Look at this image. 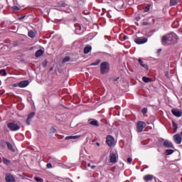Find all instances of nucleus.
I'll return each mask as SVG.
<instances>
[{
  "label": "nucleus",
  "mask_w": 182,
  "mask_h": 182,
  "mask_svg": "<svg viewBox=\"0 0 182 182\" xmlns=\"http://www.w3.org/2000/svg\"><path fill=\"white\" fill-rule=\"evenodd\" d=\"M178 42V36L174 33H171L163 36L162 43L164 45H173Z\"/></svg>",
  "instance_id": "f257e3e1"
},
{
  "label": "nucleus",
  "mask_w": 182,
  "mask_h": 182,
  "mask_svg": "<svg viewBox=\"0 0 182 182\" xmlns=\"http://www.w3.org/2000/svg\"><path fill=\"white\" fill-rule=\"evenodd\" d=\"M119 160V154L117 151H112L109 154V161L112 164H116Z\"/></svg>",
  "instance_id": "f03ea898"
},
{
  "label": "nucleus",
  "mask_w": 182,
  "mask_h": 182,
  "mask_svg": "<svg viewBox=\"0 0 182 182\" xmlns=\"http://www.w3.org/2000/svg\"><path fill=\"white\" fill-rule=\"evenodd\" d=\"M7 127H9L11 132H17V130L21 129V125L16 124V122H10L7 124Z\"/></svg>",
  "instance_id": "7ed1b4c3"
},
{
  "label": "nucleus",
  "mask_w": 182,
  "mask_h": 182,
  "mask_svg": "<svg viewBox=\"0 0 182 182\" xmlns=\"http://www.w3.org/2000/svg\"><path fill=\"white\" fill-rule=\"evenodd\" d=\"M109 63L104 62L101 63L100 70L102 75L107 73V72H109Z\"/></svg>",
  "instance_id": "20e7f679"
},
{
  "label": "nucleus",
  "mask_w": 182,
  "mask_h": 182,
  "mask_svg": "<svg viewBox=\"0 0 182 182\" xmlns=\"http://www.w3.org/2000/svg\"><path fill=\"white\" fill-rule=\"evenodd\" d=\"M144 127H146V124L144 123V122L143 121L138 122L136 124V132H138V133H141Z\"/></svg>",
  "instance_id": "39448f33"
},
{
  "label": "nucleus",
  "mask_w": 182,
  "mask_h": 182,
  "mask_svg": "<svg viewBox=\"0 0 182 182\" xmlns=\"http://www.w3.org/2000/svg\"><path fill=\"white\" fill-rule=\"evenodd\" d=\"M106 142L109 147H112V146H114V138L111 135H108L106 138Z\"/></svg>",
  "instance_id": "423d86ee"
},
{
  "label": "nucleus",
  "mask_w": 182,
  "mask_h": 182,
  "mask_svg": "<svg viewBox=\"0 0 182 182\" xmlns=\"http://www.w3.org/2000/svg\"><path fill=\"white\" fill-rule=\"evenodd\" d=\"M148 39L143 37H139L134 40V42L136 43L137 45H143V43H147Z\"/></svg>",
  "instance_id": "0eeeda50"
},
{
  "label": "nucleus",
  "mask_w": 182,
  "mask_h": 182,
  "mask_svg": "<svg viewBox=\"0 0 182 182\" xmlns=\"http://www.w3.org/2000/svg\"><path fill=\"white\" fill-rule=\"evenodd\" d=\"M173 140L176 144H181V135H180V134H176L173 136Z\"/></svg>",
  "instance_id": "6e6552de"
},
{
  "label": "nucleus",
  "mask_w": 182,
  "mask_h": 182,
  "mask_svg": "<svg viewBox=\"0 0 182 182\" xmlns=\"http://www.w3.org/2000/svg\"><path fill=\"white\" fill-rule=\"evenodd\" d=\"M6 182H15V177L11 173L6 174Z\"/></svg>",
  "instance_id": "1a4fd4ad"
},
{
  "label": "nucleus",
  "mask_w": 182,
  "mask_h": 182,
  "mask_svg": "<svg viewBox=\"0 0 182 182\" xmlns=\"http://www.w3.org/2000/svg\"><path fill=\"white\" fill-rule=\"evenodd\" d=\"M164 147H166L167 149H174V146H173V143H171L168 140H166L164 142Z\"/></svg>",
  "instance_id": "9d476101"
},
{
  "label": "nucleus",
  "mask_w": 182,
  "mask_h": 182,
  "mask_svg": "<svg viewBox=\"0 0 182 182\" xmlns=\"http://www.w3.org/2000/svg\"><path fill=\"white\" fill-rule=\"evenodd\" d=\"M171 113L173 116H176V117H181L182 116V112L178 109H172Z\"/></svg>",
  "instance_id": "9b49d317"
},
{
  "label": "nucleus",
  "mask_w": 182,
  "mask_h": 182,
  "mask_svg": "<svg viewBox=\"0 0 182 182\" xmlns=\"http://www.w3.org/2000/svg\"><path fill=\"white\" fill-rule=\"evenodd\" d=\"M29 85V81L28 80H24L22 82H20L18 84V87H26V86Z\"/></svg>",
  "instance_id": "f8f14e48"
},
{
  "label": "nucleus",
  "mask_w": 182,
  "mask_h": 182,
  "mask_svg": "<svg viewBox=\"0 0 182 182\" xmlns=\"http://www.w3.org/2000/svg\"><path fill=\"white\" fill-rule=\"evenodd\" d=\"M34 116H35V112H31L28 115V118L26 119V123H27L28 126H29V124H31V120H32V119H33Z\"/></svg>",
  "instance_id": "ddd939ff"
},
{
  "label": "nucleus",
  "mask_w": 182,
  "mask_h": 182,
  "mask_svg": "<svg viewBox=\"0 0 182 182\" xmlns=\"http://www.w3.org/2000/svg\"><path fill=\"white\" fill-rule=\"evenodd\" d=\"M138 62H139V65H141V66H142V68H144V69H146V70H149V65H147L146 64H144L143 61L141 60V58H139Z\"/></svg>",
  "instance_id": "4468645a"
},
{
  "label": "nucleus",
  "mask_w": 182,
  "mask_h": 182,
  "mask_svg": "<svg viewBox=\"0 0 182 182\" xmlns=\"http://www.w3.org/2000/svg\"><path fill=\"white\" fill-rule=\"evenodd\" d=\"M153 178H154L153 175H150V174H148L144 176V180H145V181H151Z\"/></svg>",
  "instance_id": "2eb2a0df"
},
{
  "label": "nucleus",
  "mask_w": 182,
  "mask_h": 182,
  "mask_svg": "<svg viewBox=\"0 0 182 182\" xmlns=\"http://www.w3.org/2000/svg\"><path fill=\"white\" fill-rule=\"evenodd\" d=\"M80 31H82V26H80L79 24H75V33L77 35H80Z\"/></svg>",
  "instance_id": "dca6fc26"
},
{
  "label": "nucleus",
  "mask_w": 182,
  "mask_h": 182,
  "mask_svg": "<svg viewBox=\"0 0 182 182\" xmlns=\"http://www.w3.org/2000/svg\"><path fill=\"white\" fill-rule=\"evenodd\" d=\"M89 122H90V124H91L92 126H95L96 127L99 126V123L96 119H90L89 120Z\"/></svg>",
  "instance_id": "f3484780"
},
{
  "label": "nucleus",
  "mask_w": 182,
  "mask_h": 182,
  "mask_svg": "<svg viewBox=\"0 0 182 182\" xmlns=\"http://www.w3.org/2000/svg\"><path fill=\"white\" fill-rule=\"evenodd\" d=\"M79 137H80V136L79 135H75V136H68L65 137V140H76L77 139H79Z\"/></svg>",
  "instance_id": "a211bd4d"
},
{
  "label": "nucleus",
  "mask_w": 182,
  "mask_h": 182,
  "mask_svg": "<svg viewBox=\"0 0 182 182\" xmlns=\"http://www.w3.org/2000/svg\"><path fill=\"white\" fill-rule=\"evenodd\" d=\"M43 53H44V51L42 49L38 50L36 52V58H40V56H42Z\"/></svg>",
  "instance_id": "6ab92c4d"
},
{
  "label": "nucleus",
  "mask_w": 182,
  "mask_h": 182,
  "mask_svg": "<svg viewBox=\"0 0 182 182\" xmlns=\"http://www.w3.org/2000/svg\"><path fill=\"white\" fill-rule=\"evenodd\" d=\"M6 144L9 150H11V151H13V153H14L15 149H14V146H12V144L9 142H6Z\"/></svg>",
  "instance_id": "aec40b11"
},
{
  "label": "nucleus",
  "mask_w": 182,
  "mask_h": 182,
  "mask_svg": "<svg viewBox=\"0 0 182 182\" xmlns=\"http://www.w3.org/2000/svg\"><path fill=\"white\" fill-rule=\"evenodd\" d=\"M2 161H3L4 164H6V166H9V164H11V161L7 159L5 157L2 158Z\"/></svg>",
  "instance_id": "412c9836"
},
{
  "label": "nucleus",
  "mask_w": 182,
  "mask_h": 182,
  "mask_svg": "<svg viewBox=\"0 0 182 182\" xmlns=\"http://www.w3.org/2000/svg\"><path fill=\"white\" fill-rule=\"evenodd\" d=\"M90 50H92V46H86L84 48V53H85V55H87V53H89V52H90Z\"/></svg>",
  "instance_id": "4be33fe9"
},
{
  "label": "nucleus",
  "mask_w": 182,
  "mask_h": 182,
  "mask_svg": "<svg viewBox=\"0 0 182 182\" xmlns=\"http://www.w3.org/2000/svg\"><path fill=\"white\" fill-rule=\"evenodd\" d=\"M50 163L53 164V167H56V164H58V161H58V159H56L50 158Z\"/></svg>",
  "instance_id": "5701e85b"
},
{
  "label": "nucleus",
  "mask_w": 182,
  "mask_h": 182,
  "mask_svg": "<svg viewBox=\"0 0 182 182\" xmlns=\"http://www.w3.org/2000/svg\"><path fill=\"white\" fill-rule=\"evenodd\" d=\"M172 124L173 127V132L176 133L177 132V129H178V125L174 121L172 122Z\"/></svg>",
  "instance_id": "b1692460"
},
{
  "label": "nucleus",
  "mask_w": 182,
  "mask_h": 182,
  "mask_svg": "<svg viewBox=\"0 0 182 182\" xmlns=\"http://www.w3.org/2000/svg\"><path fill=\"white\" fill-rule=\"evenodd\" d=\"M173 153H174V150H173V149H167L165 151V156H170L171 154H173Z\"/></svg>",
  "instance_id": "393cba45"
},
{
  "label": "nucleus",
  "mask_w": 182,
  "mask_h": 182,
  "mask_svg": "<svg viewBox=\"0 0 182 182\" xmlns=\"http://www.w3.org/2000/svg\"><path fill=\"white\" fill-rule=\"evenodd\" d=\"M123 1H118L116 3L117 8H119V9H122V8H123Z\"/></svg>",
  "instance_id": "a878e982"
},
{
  "label": "nucleus",
  "mask_w": 182,
  "mask_h": 182,
  "mask_svg": "<svg viewBox=\"0 0 182 182\" xmlns=\"http://www.w3.org/2000/svg\"><path fill=\"white\" fill-rule=\"evenodd\" d=\"M142 80L143 82H144L145 83H150V82H151V79L147 77H142Z\"/></svg>",
  "instance_id": "bb28decb"
},
{
  "label": "nucleus",
  "mask_w": 182,
  "mask_h": 182,
  "mask_svg": "<svg viewBox=\"0 0 182 182\" xmlns=\"http://www.w3.org/2000/svg\"><path fill=\"white\" fill-rule=\"evenodd\" d=\"M178 4V1L177 0H171L170 1V6H176Z\"/></svg>",
  "instance_id": "cd10ccee"
},
{
  "label": "nucleus",
  "mask_w": 182,
  "mask_h": 182,
  "mask_svg": "<svg viewBox=\"0 0 182 182\" xmlns=\"http://www.w3.org/2000/svg\"><path fill=\"white\" fill-rule=\"evenodd\" d=\"M100 63V60H97L95 62L90 64V66H97Z\"/></svg>",
  "instance_id": "c85d7f7f"
},
{
  "label": "nucleus",
  "mask_w": 182,
  "mask_h": 182,
  "mask_svg": "<svg viewBox=\"0 0 182 182\" xmlns=\"http://www.w3.org/2000/svg\"><path fill=\"white\" fill-rule=\"evenodd\" d=\"M1 76H6V70L5 69L0 70Z\"/></svg>",
  "instance_id": "c756f323"
},
{
  "label": "nucleus",
  "mask_w": 182,
  "mask_h": 182,
  "mask_svg": "<svg viewBox=\"0 0 182 182\" xmlns=\"http://www.w3.org/2000/svg\"><path fill=\"white\" fill-rule=\"evenodd\" d=\"M28 36H29V38H35V36H36V35L35 34V33L33 31H29Z\"/></svg>",
  "instance_id": "7c9ffc66"
},
{
  "label": "nucleus",
  "mask_w": 182,
  "mask_h": 182,
  "mask_svg": "<svg viewBox=\"0 0 182 182\" xmlns=\"http://www.w3.org/2000/svg\"><path fill=\"white\" fill-rule=\"evenodd\" d=\"M70 60V57L67 56L63 59V63H66V62H69Z\"/></svg>",
  "instance_id": "2f4dec72"
},
{
  "label": "nucleus",
  "mask_w": 182,
  "mask_h": 182,
  "mask_svg": "<svg viewBox=\"0 0 182 182\" xmlns=\"http://www.w3.org/2000/svg\"><path fill=\"white\" fill-rule=\"evenodd\" d=\"M34 180H36V181H37V182H43V179H42V178H39V177H35Z\"/></svg>",
  "instance_id": "473e14b6"
},
{
  "label": "nucleus",
  "mask_w": 182,
  "mask_h": 182,
  "mask_svg": "<svg viewBox=\"0 0 182 182\" xmlns=\"http://www.w3.org/2000/svg\"><path fill=\"white\" fill-rule=\"evenodd\" d=\"M150 11V6H146L144 9V12H149Z\"/></svg>",
  "instance_id": "72a5a7b5"
},
{
  "label": "nucleus",
  "mask_w": 182,
  "mask_h": 182,
  "mask_svg": "<svg viewBox=\"0 0 182 182\" xmlns=\"http://www.w3.org/2000/svg\"><path fill=\"white\" fill-rule=\"evenodd\" d=\"M12 9H13L14 11H19V7H18V6H14L12 7Z\"/></svg>",
  "instance_id": "f704fd0d"
},
{
  "label": "nucleus",
  "mask_w": 182,
  "mask_h": 182,
  "mask_svg": "<svg viewBox=\"0 0 182 182\" xmlns=\"http://www.w3.org/2000/svg\"><path fill=\"white\" fill-rule=\"evenodd\" d=\"M141 113H143L144 114H146V113H147V108L142 109Z\"/></svg>",
  "instance_id": "c9c22d12"
},
{
  "label": "nucleus",
  "mask_w": 182,
  "mask_h": 182,
  "mask_svg": "<svg viewBox=\"0 0 182 182\" xmlns=\"http://www.w3.org/2000/svg\"><path fill=\"white\" fill-rule=\"evenodd\" d=\"M132 161H133V159H132V158L127 159V163H129V164H132Z\"/></svg>",
  "instance_id": "e433bc0d"
},
{
  "label": "nucleus",
  "mask_w": 182,
  "mask_h": 182,
  "mask_svg": "<svg viewBox=\"0 0 182 182\" xmlns=\"http://www.w3.org/2000/svg\"><path fill=\"white\" fill-rule=\"evenodd\" d=\"M53 166H52V164L51 163H48L47 164V168H52Z\"/></svg>",
  "instance_id": "4c0bfd02"
},
{
  "label": "nucleus",
  "mask_w": 182,
  "mask_h": 182,
  "mask_svg": "<svg viewBox=\"0 0 182 182\" xmlns=\"http://www.w3.org/2000/svg\"><path fill=\"white\" fill-rule=\"evenodd\" d=\"M56 132V129L55 128L50 129V133H55Z\"/></svg>",
  "instance_id": "58836bf2"
},
{
  "label": "nucleus",
  "mask_w": 182,
  "mask_h": 182,
  "mask_svg": "<svg viewBox=\"0 0 182 182\" xmlns=\"http://www.w3.org/2000/svg\"><path fill=\"white\" fill-rule=\"evenodd\" d=\"M127 39H129V36H124V41H127Z\"/></svg>",
  "instance_id": "ea45409f"
},
{
  "label": "nucleus",
  "mask_w": 182,
  "mask_h": 182,
  "mask_svg": "<svg viewBox=\"0 0 182 182\" xmlns=\"http://www.w3.org/2000/svg\"><path fill=\"white\" fill-rule=\"evenodd\" d=\"M157 53H161V48H159L158 50H157Z\"/></svg>",
  "instance_id": "a19ab883"
},
{
  "label": "nucleus",
  "mask_w": 182,
  "mask_h": 182,
  "mask_svg": "<svg viewBox=\"0 0 182 182\" xmlns=\"http://www.w3.org/2000/svg\"><path fill=\"white\" fill-rule=\"evenodd\" d=\"M165 75H166V77L168 79V77H170L169 76H168V72H166V73H165Z\"/></svg>",
  "instance_id": "79ce46f5"
},
{
  "label": "nucleus",
  "mask_w": 182,
  "mask_h": 182,
  "mask_svg": "<svg viewBox=\"0 0 182 182\" xmlns=\"http://www.w3.org/2000/svg\"><path fill=\"white\" fill-rule=\"evenodd\" d=\"M91 168H92V170L96 168V166H95V165L91 166Z\"/></svg>",
  "instance_id": "37998d69"
},
{
  "label": "nucleus",
  "mask_w": 182,
  "mask_h": 182,
  "mask_svg": "<svg viewBox=\"0 0 182 182\" xmlns=\"http://www.w3.org/2000/svg\"><path fill=\"white\" fill-rule=\"evenodd\" d=\"M43 66H46V63H45V62L43 63Z\"/></svg>",
  "instance_id": "c03bdc74"
},
{
  "label": "nucleus",
  "mask_w": 182,
  "mask_h": 182,
  "mask_svg": "<svg viewBox=\"0 0 182 182\" xmlns=\"http://www.w3.org/2000/svg\"><path fill=\"white\" fill-rule=\"evenodd\" d=\"M87 167H92V166H90V164H87Z\"/></svg>",
  "instance_id": "a18cd8bd"
},
{
  "label": "nucleus",
  "mask_w": 182,
  "mask_h": 182,
  "mask_svg": "<svg viewBox=\"0 0 182 182\" xmlns=\"http://www.w3.org/2000/svg\"><path fill=\"white\" fill-rule=\"evenodd\" d=\"M97 146H100V144H99V143H97Z\"/></svg>",
  "instance_id": "49530a36"
},
{
  "label": "nucleus",
  "mask_w": 182,
  "mask_h": 182,
  "mask_svg": "<svg viewBox=\"0 0 182 182\" xmlns=\"http://www.w3.org/2000/svg\"><path fill=\"white\" fill-rule=\"evenodd\" d=\"M63 6H65V5H63Z\"/></svg>",
  "instance_id": "de8ad7c7"
},
{
  "label": "nucleus",
  "mask_w": 182,
  "mask_h": 182,
  "mask_svg": "<svg viewBox=\"0 0 182 182\" xmlns=\"http://www.w3.org/2000/svg\"><path fill=\"white\" fill-rule=\"evenodd\" d=\"M80 1H83V0H80Z\"/></svg>",
  "instance_id": "09e8293b"
}]
</instances>
